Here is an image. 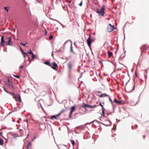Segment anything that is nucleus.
Here are the masks:
<instances>
[{
	"instance_id": "6",
	"label": "nucleus",
	"mask_w": 149,
	"mask_h": 149,
	"mask_svg": "<svg viewBox=\"0 0 149 149\" xmlns=\"http://www.w3.org/2000/svg\"><path fill=\"white\" fill-rule=\"evenodd\" d=\"M4 36H2L1 38V42L0 43V45L1 47L4 46V44H5L6 43V40H5V39H4Z\"/></svg>"
},
{
	"instance_id": "24",
	"label": "nucleus",
	"mask_w": 149,
	"mask_h": 149,
	"mask_svg": "<svg viewBox=\"0 0 149 149\" xmlns=\"http://www.w3.org/2000/svg\"><path fill=\"white\" fill-rule=\"evenodd\" d=\"M57 117L56 116H56H52L51 117V118L52 119H54V118H55V119H56V117Z\"/></svg>"
},
{
	"instance_id": "14",
	"label": "nucleus",
	"mask_w": 149,
	"mask_h": 149,
	"mask_svg": "<svg viewBox=\"0 0 149 149\" xmlns=\"http://www.w3.org/2000/svg\"><path fill=\"white\" fill-rule=\"evenodd\" d=\"M108 58H109L112 55L113 53L109 51H108L107 52Z\"/></svg>"
},
{
	"instance_id": "47",
	"label": "nucleus",
	"mask_w": 149,
	"mask_h": 149,
	"mask_svg": "<svg viewBox=\"0 0 149 149\" xmlns=\"http://www.w3.org/2000/svg\"><path fill=\"white\" fill-rule=\"evenodd\" d=\"M74 45L76 46H77L76 44H75V43H74Z\"/></svg>"
},
{
	"instance_id": "7",
	"label": "nucleus",
	"mask_w": 149,
	"mask_h": 149,
	"mask_svg": "<svg viewBox=\"0 0 149 149\" xmlns=\"http://www.w3.org/2000/svg\"><path fill=\"white\" fill-rule=\"evenodd\" d=\"M50 67L54 70H57L58 69V66L55 62H54L51 64V66H50Z\"/></svg>"
},
{
	"instance_id": "46",
	"label": "nucleus",
	"mask_w": 149,
	"mask_h": 149,
	"mask_svg": "<svg viewBox=\"0 0 149 149\" xmlns=\"http://www.w3.org/2000/svg\"><path fill=\"white\" fill-rule=\"evenodd\" d=\"M144 77H145V78H146H146H147V77L145 75H144Z\"/></svg>"
},
{
	"instance_id": "49",
	"label": "nucleus",
	"mask_w": 149,
	"mask_h": 149,
	"mask_svg": "<svg viewBox=\"0 0 149 149\" xmlns=\"http://www.w3.org/2000/svg\"><path fill=\"white\" fill-rule=\"evenodd\" d=\"M99 62H100V63H102V62H100V61H99Z\"/></svg>"
},
{
	"instance_id": "29",
	"label": "nucleus",
	"mask_w": 149,
	"mask_h": 149,
	"mask_svg": "<svg viewBox=\"0 0 149 149\" xmlns=\"http://www.w3.org/2000/svg\"><path fill=\"white\" fill-rule=\"evenodd\" d=\"M8 88L11 90H13L14 89V87H11L10 86H8Z\"/></svg>"
},
{
	"instance_id": "4",
	"label": "nucleus",
	"mask_w": 149,
	"mask_h": 149,
	"mask_svg": "<svg viewBox=\"0 0 149 149\" xmlns=\"http://www.w3.org/2000/svg\"><path fill=\"white\" fill-rule=\"evenodd\" d=\"M94 41V40L93 39H91V34H89L87 40V43L89 47H91L92 42Z\"/></svg>"
},
{
	"instance_id": "38",
	"label": "nucleus",
	"mask_w": 149,
	"mask_h": 149,
	"mask_svg": "<svg viewBox=\"0 0 149 149\" xmlns=\"http://www.w3.org/2000/svg\"><path fill=\"white\" fill-rule=\"evenodd\" d=\"M20 49H21V52L23 54V52H24L22 50V48H21V47H20Z\"/></svg>"
},
{
	"instance_id": "3",
	"label": "nucleus",
	"mask_w": 149,
	"mask_h": 149,
	"mask_svg": "<svg viewBox=\"0 0 149 149\" xmlns=\"http://www.w3.org/2000/svg\"><path fill=\"white\" fill-rule=\"evenodd\" d=\"M6 45L12 46L13 45V42L11 40V38L10 37H6L5 38Z\"/></svg>"
},
{
	"instance_id": "45",
	"label": "nucleus",
	"mask_w": 149,
	"mask_h": 149,
	"mask_svg": "<svg viewBox=\"0 0 149 149\" xmlns=\"http://www.w3.org/2000/svg\"><path fill=\"white\" fill-rule=\"evenodd\" d=\"M68 41H66L64 43V45H65V44L67 43Z\"/></svg>"
},
{
	"instance_id": "5",
	"label": "nucleus",
	"mask_w": 149,
	"mask_h": 149,
	"mask_svg": "<svg viewBox=\"0 0 149 149\" xmlns=\"http://www.w3.org/2000/svg\"><path fill=\"white\" fill-rule=\"evenodd\" d=\"M114 29V26L111 25V24H110L107 26V31L108 32H110L112 31Z\"/></svg>"
},
{
	"instance_id": "41",
	"label": "nucleus",
	"mask_w": 149,
	"mask_h": 149,
	"mask_svg": "<svg viewBox=\"0 0 149 149\" xmlns=\"http://www.w3.org/2000/svg\"><path fill=\"white\" fill-rule=\"evenodd\" d=\"M93 106L92 105H89V106L88 107L89 108H93Z\"/></svg>"
},
{
	"instance_id": "40",
	"label": "nucleus",
	"mask_w": 149,
	"mask_h": 149,
	"mask_svg": "<svg viewBox=\"0 0 149 149\" xmlns=\"http://www.w3.org/2000/svg\"><path fill=\"white\" fill-rule=\"evenodd\" d=\"M93 122H94V121H92V122H91L90 123H87L86 124V125L88 124H91V123H93Z\"/></svg>"
},
{
	"instance_id": "31",
	"label": "nucleus",
	"mask_w": 149,
	"mask_h": 149,
	"mask_svg": "<svg viewBox=\"0 0 149 149\" xmlns=\"http://www.w3.org/2000/svg\"><path fill=\"white\" fill-rule=\"evenodd\" d=\"M53 38V36L52 35H50L49 36V39L51 40Z\"/></svg>"
},
{
	"instance_id": "43",
	"label": "nucleus",
	"mask_w": 149,
	"mask_h": 149,
	"mask_svg": "<svg viewBox=\"0 0 149 149\" xmlns=\"http://www.w3.org/2000/svg\"><path fill=\"white\" fill-rule=\"evenodd\" d=\"M101 93V91H97V93Z\"/></svg>"
},
{
	"instance_id": "27",
	"label": "nucleus",
	"mask_w": 149,
	"mask_h": 149,
	"mask_svg": "<svg viewBox=\"0 0 149 149\" xmlns=\"http://www.w3.org/2000/svg\"><path fill=\"white\" fill-rule=\"evenodd\" d=\"M31 143L30 142H28L27 146L28 148L29 147L31 146Z\"/></svg>"
},
{
	"instance_id": "21",
	"label": "nucleus",
	"mask_w": 149,
	"mask_h": 149,
	"mask_svg": "<svg viewBox=\"0 0 149 149\" xmlns=\"http://www.w3.org/2000/svg\"><path fill=\"white\" fill-rule=\"evenodd\" d=\"M3 144V140L0 139V145H2Z\"/></svg>"
},
{
	"instance_id": "33",
	"label": "nucleus",
	"mask_w": 149,
	"mask_h": 149,
	"mask_svg": "<svg viewBox=\"0 0 149 149\" xmlns=\"http://www.w3.org/2000/svg\"><path fill=\"white\" fill-rule=\"evenodd\" d=\"M15 77L17 78H19V76L18 75H13Z\"/></svg>"
},
{
	"instance_id": "34",
	"label": "nucleus",
	"mask_w": 149,
	"mask_h": 149,
	"mask_svg": "<svg viewBox=\"0 0 149 149\" xmlns=\"http://www.w3.org/2000/svg\"><path fill=\"white\" fill-rule=\"evenodd\" d=\"M33 53L31 52V49L30 50V52H28V54H32Z\"/></svg>"
},
{
	"instance_id": "19",
	"label": "nucleus",
	"mask_w": 149,
	"mask_h": 149,
	"mask_svg": "<svg viewBox=\"0 0 149 149\" xmlns=\"http://www.w3.org/2000/svg\"><path fill=\"white\" fill-rule=\"evenodd\" d=\"M89 106V105L84 104V106H83V107L84 108H86L87 107H88Z\"/></svg>"
},
{
	"instance_id": "8",
	"label": "nucleus",
	"mask_w": 149,
	"mask_h": 149,
	"mask_svg": "<svg viewBox=\"0 0 149 149\" xmlns=\"http://www.w3.org/2000/svg\"><path fill=\"white\" fill-rule=\"evenodd\" d=\"M14 98L17 102H21V97L20 95L19 94H17L16 95Z\"/></svg>"
},
{
	"instance_id": "22",
	"label": "nucleus",
	"mask_w": 149,
	"mask_h": 149,
	"mask_svg": "<svg viewBox=\"0 0 149 149\" xmlns=\"http://www.w3.org/2000/svg\"><path fill=\"white\" fill-rule=\"evenodd\" d=\"M108 97L109 100H110V102H111V104L112 105H113V101L111 100L110 99V97L109 96V97Z\"/></svg>"
},
{
	"instance_id": "23",
	"label": "nucleus",
	"mask_w": 149,
	"mask_h": 149,
	"mask_svg": "<svg viewBox=\"0 0 149 149\" xmlns=\"http://www.w3.org/2000/svg\"><path fill=\"white\" fill-rule=\"evenodd\" d=\"M73 112L70 111V113L69 114V118H70L72 116V113Z\"/></svg>"
},
{
	"instance_id": "11",
	"label": "nucleus",
	"mask_w": 149,
	"mask_h": 149,
	"mask_svg": "<svg viewBox=\"0 0 149 149\" xmlns=\"http://www.w3.org/2000/svg\"><path fill=\"white\" fill-rule=\"evenodd\" d=\"M66 110L65 109H63L62 110H61L60 112L57 115H56V116L57 117L59 116L60 115L63 113L64 112H65L66 111Z\"/></svg>"
},
{
	"instance_id": "44",
	"label": "nucleus",
	"mask_w": 149,
	"mask_h": 149,
	"mask_svg": "<svg viewBox=\"0 0 149 149\" xmlns=\"http://www.w3.org/2000/svg\"><path fill=\"white\" fill-rule=\"evenodd\" d=\"M73 54H76V53L73 51V52H72Z\"/></svg>"
},
{
	"instance_id": "30",
	"label": "nucleus",
	"mask_w": 149,
	"mask_h": 149,
	"mask_svg": "<svg viewBox=\"0 0 149 149\" xmlns=\"http://www.w3.org/2000/svg\"><path fill=\"white\" fill-rule=\"evenodd\" d=\"M99 105L100 106H101L102 107V109H104V108L103 107V105L101 104V103H99Z\"/></svg>"
},
{
	"instance_id": "28",
	"label": "nucleus",
	"mask_w": 149,
	"mask_h": 149,
	"mask_svg": "<svg viewBox=\"0 0 149 149\" xmlns=\"http://www.w3.org/2000/svg\"><path fill=\"white\" fill-rule=\"evenodd\" d=\"M35 56V55L33 54V53L31 54V57L32 58V60H33L34 59Z\"/></svg>"
},
{
	"instance_id": "17",
	"label": "nucleus",
	"mask_w": 149,
	"mask_h": 149,
	"mask_svg": "<svg viewBox=\"0 0 149 149\" xmlns=\"http://www.w3.org/2000/svg\"><path fill=\"white\" fill-rule=\"evenodd\" d=\"M23 54H24V57L25 58L26 57H27L29 59V56L27 54L25 53L24 52H23Z\"/></svg>"
},
{
	"instance_id": "35",
	"label": "nucleus",
	"mask_w": 149,
	"mask_h": 149,
	"mask_svg": "<svg viewBox=\"0 0 149 149\" xmlns=\"http://www.w3.org/2000/svg\"><path fill=\"white\" fill-rule=\"evenodd\" d=\"M20 44H22L23 46H25L27 44V43H26V44H24L22 42L20 43Z\"/></svg>"
},
{
	"instance_id": "42",
	"label": "nucleus",
	"mask_w": 149,
	"mask_h": 149,
	"mask_svg": "<svg viewBox=\"0 0 149 149\" xmlns=\"http://www.w3.org/2000/svg\"><path fill=\"white\" fill-rule=\"evenodd\" d=\"M4 91H5L6 93H8V92L7 91H6V88H4Z\"/></svg>"
},
{
	"instance_id": "36",
	"label": "nucleus",
	"mask_w": 149,
	"mask_h": 149,
	"mask_svg": "<svg viewBox=\"0 0 149 149\" xmlns=\"http://www.w3.org/2000/svg\"><path fill=\"white\" fill-rule=\"evenodd\" d=\"M23 68V65H20L19 67V68Z\"/></svg>"
},
{
	"instance_id": "2",
	"label": "nucleus",
	"mask_w": 149,
	"mask_h": 149,
	"mask_svg": "<svg viewBox=\"0 0 149 149\" xmlns=\"http://www.w3.org/2000/svg\"><path fill=\"white\" fill-rule=\"evenodd\" d=\"M105 9V6L104 5H103L102 7L100 8V10H99L97 8L96 9V12L97 13L99 14V15H101V16H104V11Z\"/></svg>"
},
{
	"instance_id": "32",
	"label": "nucleus",
	"mask_w": 149,
	"mask_h": 149,
	"mask_svg": "<svg viewBox=\"0 0 149 149\" xmlns=\"http://www.w3.org/2000/svg\"><path fill=\"white\" fill-rule=\"evenodd\" d=\"M70 51H71V52H73V50L72 49V45H71V46H70Z\"/></svg>"
},
{
	"instance_id": "18",
	"label": "nucleus",
	"mask_w": 149,
	"mask_h": 149,
	"mask_svg": "<svg viewBox=\"0 0 149 149\" xmlns=\"http://www.w3.org/2000/svg\"><path fill=\"white\" fill-rule=\"evenodd\" d=\"M75 107L74 106H73L71 108V111L73 112L75 110Z\"/></svg>"
},
{
	"instance_id": "25",
	"label": "nucleus",
	"mask_w": 149,
	"mask_h": 149,
	"mask_svg": "<svg viewBox=\"0 0 149 149\" xmlns=\"http://www.w3.org/2000/svg\"><path fill=\"white\" fill-rule=\"evenodd\" d=\"M70 141L72 145L74 146L75 144L74 141L73 140H71Z\"/></svg>"
},
{
	"instance_id": "1",
	"label": "nucleus",
	"mask_w": 149,
	"mask_h": 149,
	"mask_svg": "<svg viewBox=\"0 0 149 149\" xmlns=\"http://www.w3.org/2000/svg\"><path fill=\"white\" fill-rule=\"evenodd\" d=\"M134 87L133 83H127L125 86V90L127 92L130 93L134 90Z\"/></svg>"
},
{
	"instance_id": "37",
	"label": "nucleus",
	"mask_w": 149,
	"mask_h": 149,
	"mask_svg": "<svg viewBox=\"0 0 149 149\" xmlns=\"http://www.w3.org/2000/svg\"><path fill=\"white\" fill-rule=\"evenodd\" d=\"M97 106L96 105H95L94 106H93V108H95L97 107Z\"/></svg>"
},
{
	"instance_id": "20",
	"label": "nucleus",
	"mask_w": 149,
	"mask_h": 149,
	"mask_svg": "<svg viewBox=\"0 0 149 149\" xmlns=\"http://www.w3.org/2000/svg\"><path fill=\"white\" fill-rule=\"evenodd\" d=\"M105 109H102V116H104V113H105V112H104V111H105Z\"/></svg>"
},
{
	"instance_id": "10",
	"label": "nucleus",
	"mask_w": 149,
	"mask_h": 149,
	"mask_svg": "<svg viewBox=\"0 0 149 149\" xmlns=\"http://www.w3.org/2000/svg\"><path fill=\"white\" fill-rule=\"evenodd\" d=\"M113 101L114 102L120 105L122 104V102L121 101H118L116 98H115L114 99Z\"/></svg>"
},
{
	"instance_id": "26",
	"label": "nucleus",
	"mask_w": 149,
	"mask_h": 149,
	"mask_svg": "<svg viewBox=\"0 0 149 149\" xmlns=\"http://www.w3.org/2000/svg\"><path fill=\"white\" fill-rule=\"evenodd\" d=\"M8 8H8L7 7H5L4 8V9H5L7 11V12H8Z\"/></svg>"
},
{
	"instance_id": "16",
	"label": "nucleus",
	"mask_w": 149,
	"mask_h": 149,
	"mask_svg": "<svg viewBox=\"0 0 149 149\" xmlns=\"http://www.w3.org/2000/svg\"><path fill=\"white\" fill-rule=\"evenodd\" d=\"M68 66L70 69H71L72 68V64L71 63H68L67 64Z\"/></svg>"
},
{
	"instance_id": "39",
	"label": "nucleus",
	"mask_w": 149,
	"mask_h": 149,
	"mask_svg": "<svg viewBox=\"0 0 149 149\" xmlns=\"http://www.w3.org/2000/svg\"><path fill=\"white\" fill-rule=\"evenodd\" d=\"M82 1H81L80 3L79 4V5L80 6H81L82 5Z\"/></svg>"
},
{
	"instance_id": "13",
	"label": "nucleus",
	"mask_w": 149,
	"mask_h": 149,
	"mask_svg": "<svg viewBox=\"0 0 149 149\" xmlns=\"http://www.w3.org/2000/svg\"><path fill=\"white\" fill-rule=\"evenodd\" d=\"M99 97H109V95H107L105 93H103L102 94L100 95Z\"/></svg>"
},
{
	"instance_id": "48",
	"label": "nucleus",
	"mask_w": 149,
	"mask_h": 149,
	"mask_svg": "<svg viewBox=\"0 0 149 149\" xmlns=\"http://www.w3.org/2000/svg\"><path fill=\"white\" fill-rule=\"evenodd\" d=\"M68 2L69 3H71V1H68Z\"/></svg>"
},
{
	"instance_id": "15",
	"label": "nucleus",
	"mask_w": 149,
	"mask_h": 149,
	"mask_svg": "<svg viewBox=\"0 0 149 149\" xmlns=\"http://www.w3.org/2000/svg\"><path fill=\"white\" fill-rule=\"evenodd\" d=\"M44 63L45 64H46L50 67L51 66V64H50V63L48 61H45Z\"/></svg>"
},
{
	"instance_id": "9",
	"label": "nucleus",
	"mask_w": 149,
	"mask_h": 149,
	"mask_svg": "<svg viewBox=\"0 0 149 149\" xmlns=\"http://www.w3.org/2000/svg\"><path fill=\"white\" fill-rule=\"evenodd\" d=\"M8 86H10L11 87H14V84L10 81L8 80V82L7 84Z\"/></svg>"
},
{
	"instance_id": "12",
	"label": "nucleus",
	"mask_w": 149,
	"mask_h": 149,
	"mask_svg": "<svg viewBox=\"0 0 149 149\" xmlns=\"http://www.w3.org/2000/svg\"><path fill=\"white\" fill-rule=\"evenodd\" d=\"M148 47H145V46H142L141 47V49L142 52H143V51L147 50L148 48Z\"/></svg>"
}]
</instances>
